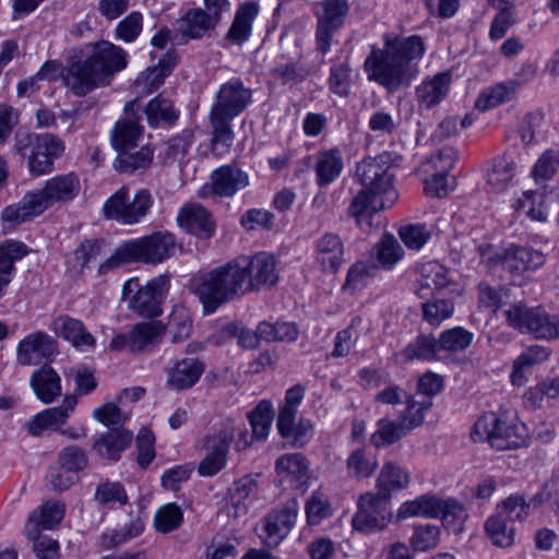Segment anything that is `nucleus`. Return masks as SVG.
I'll return each instance as SVG.
<instances>
[{
    "mask_svg": "<svg viewBox=\"0 0 559 559\" xmlns=\"http://www.w3.org/2000/svg\"><path fill=\"white\" fill-rule=\"evenodd\" d=\"M179 226L200 238H211L215 233V222L211 213L202 205L188 203L177 215Z\"/></svg>",
    "mask_w": 559,
    "mask_h": 559,
    "instance_id": "obj_21",
    "label": "nucleus"
},
{
    "mask_svg": "<svg viewBox=\"0 0 559 559\" xmlns=\"http://www.w3.org/2000/svg\"><path fill=\"white\" fill-rule=\"evenodd\" d=\"M411 483L409 472L400 464L388 461L383 464L377 477V492L391 500L394 491H400L408 487Z\"/></svg>",
    "mask_w": 559,
    "mask_h": 559,
    "instance_id": "obj_27",
    "label": "nucleus"
},
{
    "mask_svg": "<svg viewBox=\"0 0 559 559\" xmlns=\"http://www.w3.org/2000/svg\"><path fill=\"white\" fill-rule=\"evenodd\" d=\"M450 284L448 270L436 262H429L421 269V278L417 295L419 298H428L435 292H440Z\"/></svg>",
    "mask_w": 559,
    "mask_h": 559,
    "instance_id": "obj_38",
    "label": "nucleus"
},
{
    "mask_svg": "<svg viewBox=\"0 0 559 559\" xmlns=\"http://www.w3.org/2000/svg\"><path fill=\"white\" fill-rule=\"evenodd\" d=\"M277 282L276 261L266 252L252 257H239L198 274L193 280V292L206 314L262 286Z\"/></svg>",
    "mask_w": 559,
    "mask_h": 559,
    "instance_id": "obj_1",
    "label": "nucleus"
},
{
    "mask_svg": "<svg viewBox=\"0 0 559 559\" xmlns=\"http://www.w3.org/2000/svg\"><path fill=\"white\" fill-rule=\"evenodd\" d=\"M144 530V524L140 518L132 519L129 523L100 537L102 546L106 549L117 547L131 538L139 536Z\"/></svg>",
    "mask_w": 559,
    "mask_h": 559,
    "instance_id": "obj_53",
    "label": "nucleus"
},
{
    "mask_svg": "<svg viewBox=\"0 0 559 559\" xmlns=\"http://www.w3.org/2000/svg\"><path fill=\"white\" fill-rule=\"evenodd\" d=\"M275 469L280 476L301 485L308 478L309 464L300 453H289L277 459Z\"/></svg>",
    "mask_w": 559,
    "mask_h": 559,
    "instance_id": "obj_41",
    "label": "nucleus"
},
{
    "mask_svg": "<svg viewBox=\"0 0 559 559\" xmlns=\"http://www.w3.org/2000/svg\"><path fill=\"white\" fill-rule=\"evenodd\" d=\"M344 242L335 233H324L314 241V264L323 273H337L344 263Z\"/></svg>",
    "mask_w": 559,
    "mask_h": 559,
    "instance_id": "obj_18",
    "label": "nucleus"
},
{
    "mask_svg": "<svg viewBox=\"0 0 559 559\" xmlns=\"http://www.w3.org/2000/svg\"><path fill=\"white\" fill-rule=\"evenodd\" d=\"M142 135V127L139 123V119L134 117H128L117 121L111 135V142L114 148H135L138 142Z\"/></svg>",
    "mask_w": 559,
    "mask_h": 559,
    "instance_id": "obj_40",
    "label": "nucleus"
},
{
    "mask_svg": "<svg viewBox=\"0 0 559 559\" xmlns=\"http://www.w3.org/2000/svg\"><path fill=\"white\" fill-rule=\"evenodd\" d=\"M497 512L509 522L522 521L530 513V504L526 502L524 496L513 495L498 504Z\"/></svg>",
    "mask_w": 559,
    "mask_h": 559,
    "instance_id": "obj_63",
    "label": "nucleus"
},
{
    "mask_svg": "<svg viewBox=\"0 0 559 559\" xmlns=\"http://www.w3.org/2000/svg\"><path fill=\"white\" fill-rule=\"evenodd\" d=\"M258 491L257 479L252 475H245L234 481L229 488L230 510L238 518L248 512V500H251Z\"/></svg>",
    "mask_w": 559,
    "mask_h": 559,
    "instance_id": "obj_37",
    "label": "nucleus"
},
{
    "mask_svg": "<svg viewBox=\"0 0 559 559\" xmlns=\"http://www.w3.org/2000/svg\"><path fill=\"white\" fill-rule=\"evenodd\" d=\"M348 473L356 478H369L378 467L374 456H368L362 449L350 453L346 462Z\"/></svg>",
    "mask_w": 559,
    "mask_h": 559,
    "instance_id": "obj_58",
    "label": "nucleus"
},
{
    "mask_svg": "<svg viewBox=\"0 0 559 559\" xmlns=\"http://www.w3.org/2000/svg\"><path fill=\"white\" fill-rule=\"evenodd\" d=\"M95 501L102 506H110L118 503L124 506L128 503V495L124 487L118 481H104L97 485L95 495Z\"/></svg>",
    "mask_w": 559,
    "mask_h": 559,
    "instance_id": "obj_57",
    "label": "nucleus"
},
{
    "mask_svg": "<svg viewBox=\"0 0 559 559\" xmlns=\"http://www.w3.org/2000/svg\"><path fill=\"white\" fill-rule=\"evenodd\" d=\"M478 251L481 263H485L488 267L501 265L512 276L535 271L546 262L543 252L530 247L510 246L502 253H491V245L485 243L478 247Z\"/></svg>",
    "mask_w": 559,
    "mask_h": 559,
    "instance_id": "obj_12",
    "label": "nucleus"
},
{
    "mask_svg": "<svg viewBox=\"0 0 559 559\" xmlns=\"http://www.w3.org/2000/svg\"><path fill=\"white\" fill-rule=\"evenodd\" d=\"M50 329L76 348L95 347L94 336L86 331L84 323L78 319L67 314L59 316L51 322Z\"/></svg>",
    "mask_w": 559,
    "mask_h": 559,
    "instance_id": "obj_23",
    "label": "nucleus"
},
{
    "mask_svg": "<svg viewBox=\"0 0 559 559\" xmlns=\"http://www.w3.org/2000/svg\"><path fill=\"white\" fill-rule=\"evenodd\" d=\"M441 518L442 524L453 533H460L463 530V524L468 518V513L462 502L456 499H441L438 510V518Z\"/></svg>",
    "mask_w": 559,
    "mask_h": 559,
    "instance_id": "obj_45",
    "label": "nucleus"
},
{
    "mask_svg": "<svg viewBox=\"0 0 559 559\" xmlns=\"http://www.w3.org/2000/svg\"><path fill=\"white\" fill-rule=\"evenodd\" d=\"M145 114L151 127H157L162 122L171 124L179 117V112L175 109L174 103L162 94L148 102L145 107Z\"/></svg>",
    "mask_w": 559,
    "mask_h": 559,
    "instance_id": "obj_44",
    "label": "nucleus"
},
{
    "mask_svg": "<svg viewBox=\"0 0 559 559\" xmlns=\"http://www.w3.org/2000/svg\"><path fill=\"white\" fill-rule=\"evenodd\" d=\"M168 290V278L159 275L142 285L139 278H130L122 288V298L129 307L145 318L162 314V302Z\"/></svg>",
    "mask_w": 559,
    "mask_h": 559,
    "instance_id": "obj_10",
    "label": "nucleus"
},
{
    "mask_svg": "<svg viewBox=\"0 0 559 559\" xmlns=\"http://www.w3.org/2000/svg\"><path fill=\"white\" fill-rule=\"evenodd\" d=\"M76 403L75 396H66L60 406L47 408L35 415L24 425V429L34 437L41 436L47 429L56 430L66 423Z\"/></svg>",
    "mask_w": 559,
    "mask_h": 559,
    "instance_id": "obj_20",
    "label": "nucleus"
},
{
    "mask_svg": "<svg viewBox=\"0 0 559 559\" xmlns=\"http://www.w3.org/2000/svg\"><path fill=\"white\" fill-rule=\"evenodd\" d=\"M516 163L507 156L495 160L487 175V183L496 191H502L514 177Z\"/></svg>",
    "mask_w": 559,
    "mask_h": 559,
    "instance_id": "obj_52",
    "label": "nucleus"
},
{
    "mask_svg": "<svg viewBox=\"0 0 559 559\" xmlns=\"http://www.w3.org/2000/svg\"><path fill=\"white\" fill-rule=\"evenodd\" d=\"M298 334V328L293 322L263 321L260 323V336L265 342H294Z\"/></svg>",
    "mask_w": 559,
    "mask_h": 559,
    "instance_id": "obj_50",
    "label": "nucleus"
},
{
    "mask_svg": "<svg viewBox=\"0 0 559 559\" xmlns=\"http://www.w3.org/2000/svg\"><path fill=\"white\" fill-rule=\"evenodd\" d=\"M26 245L21 241H8L0 247V273L10 276L14 264L27 254Z\"/></svg>",
    "mask_w": 559,
    "mask_h": 559,
    "instance_id": "obj_60",
    "label": "nucleus"
},
{
    "mask_svg": "<svg viewBox=\"0 0 559 559\" xmlns=\"http://www.w3.org/2000/svg\"><path fill=\"white\" fill-rule=\"evenodd\" d=\"M249 183V175L246 171L233 165L221 166L212 173L211 186H203L200 189L199 197L214 194L219 198H231Z\"/></svg>",
    "mask_w": 559,
    "mask_h": 559,
    "instance_id": "obj_15",
    "label": "nucleus"
},
{
    "mask_svg": "<svg viewBox=\"0 0 559 559\" xmlns=\"http://www.w3.org/2000/svg\"><path fill=\"white\" fill-rule=\"evenodd\" d=\"M236 426L231 419H224L214 425L203 438V448L227 457L231 442L235 439Z\"/></svg>",
    "mask_w": 559,
    "mask_h": 559,
    "instance_id": "obj_36",
    "label": "nucleus"
},
{
    "mask_svg": "<svg viewBox=\"0 0 559 559\" xmlns=\"http://www.w3.org/2000/svg\"><path fill=\"white\" fill-rule=\"evenodd\" d=\"M63 516L64 504L57 500H48L29 514L24 533L26 537H36L41 530L56 527Z\"/></svg>",
    "mask_w": 559,
    "mask_h": 559,
    "instance_id": "obj_22",
    "label": "nucleus"
},
{
    "mask_svg": "<svg viewBox=\"0 0 559 559\" xmlns=\"http://www.w3.org/2000/svg\"><path fill=\"white\" fill-rule=\"evenodd\" d=\"M31 385L36 396L44 403H51L61 394L60 377L51 367L46 365L33 372Z\"/></svg>",
    "mask_w": 559,
    "mask_h": 559,
    "instance_id": "obj_31",
    "label": "nucleus"
},
{
    "mask_svg": "<svg viewBox=\"0 0 559 559\" xmlns=\"http://www.w3.org/2000/svg\"><path fill=\"white\" fill-rule=\"evenodd\" d=\"M298 514L296 501L288 502L284 508L273 510L263 520L260 537L270 547H277L295 525Z\"/></svg>",
    "mask_w": 559,
    "mask_h": 559,
    "instance_id": "obj_17",
    "label": "nucleus"
},
{
    "mask_svg": "<svg viewBox=\"0 0 559 559\" xmlns=\"http://www.w3.org/2000/svg\"><path fill=\"white\" fill-rule=\"evenodd\" d=\"M57 353V341L43 331H36L19 342L16 361L21 366H37Z\"/></svg>",
    "mask_w": 559,
    "mask_h": 559,
    "instance_id": "obj_16",
    "label": "nucleus"
},
{
    "mask_svg": "<svg viewBox=\"0 0 559 559\" xmlns=\"http://www.w3.org/2000/svg\"><path fill=\"white\" fill-rule=\"evenodd\" d=\"M377 271L378 265L376 262L357 261L349 267L343 287L353 292L359 290L367 285L368 280L373 277Z\"/></svg>",
    "mask_w": 559,
    "mask_h": 559,
    "instance_id": "obj_54",
    "label": "nucleus"
},
{
    "mask_svg": "<svg viewBox=\"0 0 559 559\" xmlns=\"http://www.w3.org/2000/svg\"><path fill=\"white\" fill-rule=\"evenodd\" d=\"M452 76L449 72H439L424 80L415 90L420 107L431 109L438 106L448 95Z\"/></svg>",
    "mask_w": 559,
    "mask_h": 559,
    "instance_id": "obj_24",
    "label": "nucleus"
},
{
    "mask_svg": "<svg viewBox=\"0 0 559 559\" xmlns=\"http://www.w3.org/2000/svg\"><path fill=\"white\" fill-rule=\"evenodd\" d=\"M177 248L176 238L170 233H154L151 236L122 242L115 252L99 265V273L133 262L160 263L171 257Z\"/></svg>",
    "mask_w": 559,
    "mask_h": 559,
    "instance_id": "obj_6",
    "label": "nucleus"
},
{
    "mask_svg": "<svg viewBox=\"0 0 559 559\" xmlns=\"http://www.w3.org/2000/svg\"><path fill=\"white\" fill-rule=\"evenodd\" d=\"M440 358L437 337L432 334H419L402 350L394 354L397 364L413 360L431 361Z\"/></svg>",
    "mask_w": 559,
    "mask_h": 559,
    "instance_id": "obj_26",
    "label": "nucleus"
},
{
    "mask_svg": "<svg viewBox=\"0 0 559 559\" xmlns=\"http://www.w3.org/2000/svg\"><path fill=\"white\" fill-rule=\"evenodd\" d=\"M509 326L535 340L555 341L559 338V317L549 314L543 307H530L522 301L514 302L504 310Z\"/></svg>",
    "mask_w": 559,
    "mask_h": 559,
    "instance_id": "obj_9",
    "label": "nucleus"
},
{
    "mask_svg": "<svg viewBox=\"0 0 559 559\" xmlns=\"http://www.w3.org/2000/svg\"><path fill=\"white\" fill-rule=\"evenodd\" d=\"M248 418L252 429L251 439L255 441L266 440L274 418L272 403L266 400L261 401L249 413Z\"/></svg>",
    "mask_w": 559,
    "mask_h": 559,
    "instance_id": "obj_43",
    "label": "nucleus"
},
{
    "mask_svg": "<svg viewBox=\"0 0 559 559\" xmlns=\"http://www.w3.org/2000/svg\"><path fill=\"white\" fill-rule=\"evenodd\" d=\"M132 353H144L155 347L166 328L159 321L140 322L132 328Z\"/></svg>",
    "mask_w": 559,
    "mask_h": 559,
    "instance_id": "obj_35",
    "label": "nucleus"
},
{
    "mask_svg": "<svg viewBox=\"0 0 559 559\" xmlns=\"http://www.w3.org/2000/svg\"><path fill=\"white\" fill-rule=\"evenodd\" d=\"M204 370L205 365L199 358H182L169 370L167 384L177 391L190 389L199 381Z\"/></svg>",
    "mask_w": 559,
    "mask_h": 559,
    "instance_id": "obj_25",
    "label": "nucleus"
},
{
    "mask_svg": "<svg viewBox=\"0 0 559 559\" xmlns=\"http://www.w3.org/2000/svg\"><path fill=\"white\" fill-rule=\"evenodd\" d=\"M259 11V4L254 1H248L241 4L236 12L227 37L237 44L247 41L251 35L252 22L258 16Z\"/></svg>",
    "mask_w": 559,
    "mask_h": 559,
    "instance_id": "obj_33",
    "label": "nucleus"
},
{
    "mask_svg": "<svg viewBox=\"0 0 559 559\" xmlns=\"http://www.w3.org/2000/svg\"><path fill=\"white\" fill-rule=\"evenodd\" d=\"M127 67V52L112 43L102 40L91 46L84 58L72 59L61 71L58 60L46 61L36 78L56 81L62 74L64 85L78 97L109 85L115 73Z\"/></svg>",
    "mask_w": 559,
    "mask_h": 559,
    "instance_id": "obj_2",
    "label": "nucleus"
},
{
    "mask_svg": "<svg viewBox=\"0 0 559 559\" xmlns=\"http://www.w3.org/2000/svg\"><path fill=\"white\" fill-rule=\"evenodd\" d=\"M559 169V150L547 148L534 164L531 176L535 183L543 185L551 180Z\"/></svg>",
    "mask_w": 559,
    "mask_h": 559,
    "instance_id": "obj_47",
    "label": "nucleus"
},
{
    "mask_svg": "<svg viewBox=\"0 0 559 559\" xmlns=\"http://www.w3.org/2000/svg\"><path fill=\"white\" fill-rule=\"evenodd\" d=\"M550 349L542 345L528 346L513 364V370L511 374L512 383L522 384L523 372L526 369L532 368L535 365L542 364L547 360L550 356Z\"/></svg>",
    "mask_w": 559,
    "mask_h": 559,
    "instance_id": "obj_42",
    "label": "nucleus"
},
{
    "mask_svg": "<svg viewBox=\"0 0 559 559\" xmlns=\"http://www.w3.org/2000/svg\"><path fill=\"white\" fill-rule=\"evenodd\" d=\"M421 309L424 320L437 326L453 314L454 305L450 299L433 298L424 302Z\"/></svg>",
    "mask_w": 559,
    "mask_h": 559,
    "instance_id": "obj_56",
    "label": "nucleus"
},
{
    "mask_svg": "<svg viewBox=\"0 0 559 559\" xmlns=\"http://www.w3.org/2000/svg\"><path fill=\"white\" fill-rule=\"evenodd\" d=\"M514 93L515 88L512 84L499 83L484 91L476 100L475 107L480 111H486L511 100Z\"/></svg>",
    "mask_w": 559,
    "mask_h": 559,
    "instance_id": "obj_51",
    "label": "nucleus"
},
{
    "mask_svg": "<svg viewBox=\"0 0 559 559\" xmlns=\"http://www.w3.org/2000/svg\"><path fill=\"white\" fill-rule=\"evenodd\" d=\"M426 45L418 35L400 36L386 33L383 47L372 49L365 62L368 78L390 93L407 88L419 74L418 61Z\"/></svg>",
    "mask_w": 559,
    "mask_h": 559,
    "instance_id": "obj_3",
    "label": "nucleus"
},
{
    "mask_svg": "<svg viewBox=\"0 0 559 559\" xmlns=\"http://www.w3.org/2000/svg\"><path fill=\"white\" fill-rule=\"evenodd\" d=\"M498 512L491 515L485 523V530L489 538L496 546L509 547L514 540V528Z\"/></svg>",
    "mask_w": 559,
    "mask_h": 559,
    "instance_id": "obj_49",
    "label": "nucleus"
},
{
    "mask_svg": "<svg viewBox=\"0 0 559 559\" xmlns=\"http://www.w3.org/2000/svg\"><path fill=\"white\" fill-rule=\"evenodd\" d=\"M153 197L147 189H139L132 198L127 186L120 187L103 206L104 216L123 225L141 222L153 206Z\"/></svg>",
    "mask_w": 559,
    "mask_h": 559,
    "instance_id": "obj_11",
    "label": "nucleus"
},
{
    "mask_svg": "<svg viewBox=\"0 0 559 559\" xmlns=\"http://www.w3.org/2000/svg\"><path fill=\"white\" fill-rule=\"evenodd\" d=\"M271 74L282 84H288L304 81L308 76L309 71L300 61H288L272 68Z\"/></svg>",
    "mask_w": 559,
    "mask_h": 559,
    "instance_id": "obj_62",
    "label": "nucleus"
},
{
    "mask_svg": "<svg viewBox=\"0 0 559 559\" xmlns=\"http://www.w3.org/2000/svg\"><path fill=\"white\" fill-rule=\"evenodd\" d=\"M343 168V156L338 148L319 152L314 166L317 185L328 187L342 174Z\"/></svg>",
    "mask_w": 559,
    "mask_h": 559,
    "instance_id": "obj_28",
    "label": "nucleus"
},
{
    "mask_svg": "<svg viewBox=\"0 0 559 559\" xmlns=\"http://www.w3.org/2000/svg\"><path fill=\"white\" fill-rule=\"evenodd\" d=\"M349 12L347 0H322L317 4V49L325 55L331 48L334 33L340 29Z\"/></svg>",
    "mask_w": 559,
    "mask_h": 559,
    "instance_id": "obj_14",
    "label": "nucleus"
},
{
    "mask_svg": "<svg viewBox=\"0 0 559 559\" xmlns=\"http://www.w3.org/2000/svg\"><path fill=\"white\" fill-rule=\"evenodd\" d=\"M406 409L401 416V424L406 430L420 426L424 421V412L431 406L429 400L417 401L414 396H407Z\"/></svg>",
    "mask_w": 559,
    "mask_h": 559,
    "instance_id": "obj_61",
    "label": "nucleus"
},
{
    "mask_svg": "<svg viewBox=\"0 0 559 559\" xmlns=\"http://www.w3.org/2000/svg\"><path fill=\"white\" fill-rule=\"evenodd\" d=\"M393 159L390 153L376 157H366L356 165L355 177L361 190L353 198L347 214L358 225H370L372 214L391 207L399 198L394 188V175L391 171Z\"/></svg>",
    "mask_w": 559,
    "mask_h": 559,
    "instance_id": "obj_4",
    "label": "nucleus"
},
{
    "mask_svg": "<svg viewBox=\"0 0 559 559\" xmlns=\"http://www.w3.org/2000/svg\"><path fill=\"white\" fill-rule=\"evenodd\" d=\"M14 151L27 160L28 171L34 177L53 170V160L64 152V143L52 133H33L17 130L14 135Z\"/></svg>",
    "mask_w": 559,
    "mask_h": 559,
    "instance_id": "obj_7",
    "label": "nucleus"
},
{
    "mask_svg": "<svg viewBox=\"0 0 559 559\" xmlns=\"http://www.w3.org/2000/svg\"><path fill=\"white\" fill-rule=\"evenodd\" d=\"M80 191V181L73 173L59 175L47 180L45 186L34 191L36 199L41 203L43 211L56 202L73 200Z\"/></svg>",
    "mask_w": 559,
    "mask_h": 559,
    "instance_id": "obj_19",
    "label": "nucleus"
},
{
    "mask_svg": "<svg viewBox=\"0 0 559 559\" xmlns=\"http://www.w3.org/2000/svg\"><path fill=\"white\" fill-rule=\"evenodd\" d=\"M440 498L433 495H421L414 500L405 501L397 510V520H405L412 516L438 518Z\"/></svg>",
    "mask_w": 559,
    "mask_h": 559,
    "instance_id": "obj_39",
    "label": "nucleus"
},
{
    "mask_svg": "<svg viewBox=\"0 0 559 559\" xmlns=\"http://www.w3.org/2000/svg\"><path fill=\"white\" fill-rule=\"evenodd\" d=\"M405 428L401 423L381 419L377 430L371 435L370 442L376 448L393 444L405 436Z\"/></svg>",
    "mask_w": 559,
    "mask_h": 559,
    "instance_id": "obj_55",
    "label": "nucleus"
},
{
    "mask_svg": "<svg viewBox=\"0 0 559 559\" xmlns=\"http://www.w3.org/2000/svg\"><path fill=\"white\" fill-rule=\"evenodd\" d=\"M133 435L124 429L114 428L102 435L93 444L103 457L118 461L120 453L130 445Z\"/></svg>",
    "mask_w": 559,
    "mask_h": 559,
    "instance_id": "obj_29",
    "label": "nucleus"
},
{
    "mask_svg": "<svg viewBox=\"0 0 559 559\" xmlns=\"http://www.w3.org/2000/svg\"><path fill=\"white\" fill-rule=\"evenodd\" d=\"M169 326L171 343H181L192 333V319L186 309H176L170 314Z\"/></svg>",
    "mask_w": 559,
    "mask_h": 559,
    "instance_id": "obj_64",
    "label": "nucleus"
},
{
    "mask_svg": "<svg viewBox=\"0 0 559 559\" xmlns=\"http://www.w3.org/2000/svg\"><path fill=\"white\" fill-rule=\"evenodd\" d=\"M471 437L475 442L488 441L499 451L511 450L526 443L527 428L514 417L487 413L474 424Z\"/></svg>",
    "mask_w": 559,
    "mask_h": 559,
    "instance_id": "obj_8",
    "label": "nucleus"
},
{
    "mask_svg": "<svg viewBox=\"0 0 559 559\" xmlns=\"http://www.w3.org/2000/svg\"><path fill=\"white\" fill-rule=\"evenodd\" d=\"M391 500L378 492H366L358 500V511L352 519L353 527L359 532L382 531L390 523Z\"/></svg>",
    "mask_w": 559,
    "mask_h": 559,
    "instance_id": "obj_13",
    "label": "nucleus"
},
{
    "mask_svg": "<svg viewBox=\"0 0 559 559\" xmlns=\"http://www.w3.org/2000/svg\"><path fill=\"white\" fill-rule=\"evenodd\" d=\"M43 205L34 192L26 193L19 203L5 206L1 212L4 223L12 226L22 224L41 214Z\"/></svg>",
    "mask_w": 559,
    "mask_h": 559,
    "instance_id": "obj_32",
    "label": "nucleus"
},
{
    "mask_svg": "<svg viewBox=\"0 0 559 559\" xmlns=\"http://www.w3.org/2000/svg\"><path fill=\"white\" fill-rule=\"evenodd\" d=\"M183 520L181 509L175 503L159 508L154 516V525L159 533L166 534L177 530Z\"/></svg>",
    "mask_w": 559,
    "mask_h": 559,
    "instance_id": "obj_59",
    "label": "nucleus"
},
{
    "mask_svg": "<svg viewBox=\"0 0 559 559\" xmlns=\"http://www.w3.org/2000/svg\"><path fill=\"white\" fill-rule=\"evenodd\" d=\"M217 21L203 9L195 8L189 10L183 17V35L190 38H201L206 32L214 28Z\"/></svg>",
    "mask_w": 559,
    "mask_h": 559,
    "instance_id": "obj_46",
    "label": "nucleus"
},
{
    "mask_svg": "<svg viewBox=\"0 0 559 559\" xmlns=\"http://www.w3.org/2000/svg\"><path fill=\"white\" fill-rule=\"evenodd\" d=\"M403 257V247L391 234H384L370 251V259H376L378 269L391 270Z\"/></svg>",
    "mask_w": 559,
    "mask_h": 559,
    "instance_id": "obj_34",
    "label": "nucleus"
},
{
    "mask_svg": "<svg viewBox=\"0 0 559 559\" xmlns=\"http://www.w3.org/2000/svg\"><path fill=\"white\" fill-rule=\"evenodd\" d=\"M473 338V333L461 326L444 330L437 338L439 353L463 352L471 345Z\"/></svg>",
    "mask_w": 559,
    "mask_h": 559,
    "instance_id": "obj_48",
    "label": "nucleus"
},
{
    "mask_svg": "<svg viewBox=\"0 0 559 559\" xmlns=\"http://www.w3.org/2000/svg\"><path fill=\"white\" fill-rule=\"evenodd\" d=\"M251 103L252 91L239 79L221 85L209 116L212 127L211 148L214 155L221 156L229 152L235 138L231 120Z\"/></svg>",
    "mask_w": 559,
    "mask_h": 559,
    "instance_id": "obj_5",
    "label": "nucleus"
},
{
    "mask_svg": "<svg viewBox=\"0 0 559 559\" xmlns=\"http://www.w3.org/2000/svg\"><path fill=\"white\" fill-rule=\"evenodd\" d=\"M134 148L117 150L118 156L114 160V168L122 174H133L148 168L153 162L154 151L150 145H143L138 151Z\"/></svg>",
    "mask_w": 559,
    "mask_h": 559,
    "instance_id": "obj_30",
    "label": "nucleus"
}]
</instances>
